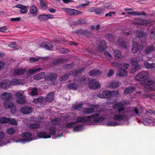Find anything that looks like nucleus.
<instances>
[{"mask_svg": "<svg viewBox=\"0 0 155 155\" xmlns=\"http://www.w3.org/2000/svg\"><path fill=\"white\" fill-rule=\"evenodd\" d=\"M124 106V104L122 102L115 103L114 104L113 109L116 110V111L119 114H114L112 118L113 120L120 121L126 118V116L124 114L125 113Z\"/></svg>", "mask_w": 155, "mask_h": 155, "instance_id": "obj_1", "label": "nucleus"}, {"mask_svg": "<svg viewBox=\"0 0 155 155\" xmlns=\"http://www.w3.org/2000/svg\"><path fill=\"white\" fill-rule=\"evenodd\" d=\"M149 76L148 71H143L139 72L136 76L137 80L142 81L141 84L146 85H150L153 84L154 81L147 79Z\"/></svg>", "mask_w": 155, "mask_h": 155, "instance_id": "obj_2", "label": "nucleus"}, {"mask_svg": "<svg viewBox=\"0 0 155 155\" xmlns=\"http://www.w3.org/2000/svg\"><path fill=\"white\" fill-rule=\"evenodd\" d=\"M41 69V68H38L35 69H31L26 71L25 69L18 68L15 70L14 73V74L15 76L24 74L25 77L27 78L29 76V74H34L38 71H40Z\"/></svg>", "mask_w": 155, "mask_h": 155, "instance_id": "obj_3", "label": "nucleus"}, {"mask_svg": "<svg viewBox=\"0 0 155 155\" xmlns=\"http://www.w3.org/2000/svg\"><path fill=\"white\" fill-rule=\"evenodd\" d=\"M99 116L98 113H96L92 114L90 116H88L87 117L83 116L82 117H79L77 119L76 122H85L87 121H90L91 119L92 118L96 117Z\"/></svg>", "mask_w": 155, "mask_h": 155, "instance_id": "obj_4", "label": "nucleus"}, {"mask_svg": "<svg viewBox=\"0 0 155 155\" xmlns=\"http://www.w3.org/2000/svg\"><path fill=\"white\" fill-rule=\"evenodd\" d=\"M3 105L6 109H11V112L13 113L16 111V107L11 100H5L3 102Z\"/></svg>", "mask_w": 155, "mask_h": 155, "instance_id": "obj_5", "label": "nucleus"}, {"mask_svg": "<svg viewBox=\"0 0 155 155\" xmlns=\"http://www.w3.org/2000/svg\"><path fill=\"white\" fill-rule=\"evenodd\" d=\"M57 74H55L50 73L46 77V79L49 84H54L56 82Z\"/></svg>", "mask_w": 155, "mask_h": 155, "instance_id": "obj_6", "label": "nucleus"}, {"mask_svg": "<svg viewBox=\"0 0 155 155\" xmlns=\"http://www.w3.org/2000/svg\"><path fill=\"white\" fill-rule=\"evenodd\" d=\"M64 11L67 14L70 15L74 16L76 15L83 13V12L71 8H65Z\"/></svg>", "mask_w": 155, "mask_h": 155, "instance_id": "obj_7", "label": "nucleus"}, {"mask_svg": "<svg viewBox=\"0 0 155 155\" xmlns=\"http://www.w3.org/2000/svg\"><path fill=\"white\" fill-rule=\"evenodd\" d=\"M136 36L139 39L141 43H144L146 42V36L144 33L139 31H136Z\"/></svg>", "mask_w": 155, "mask_h": 155, "instance_id": "obj_8", "label": "nucleus"}, {"mask_svg": "<svg viewBox=\"0 0 155 155\" xmlns=\"http://www.w3.org/2000/svg\"><path fill=\"white\" fill-rule=\"evenodd\" d=\"M16 97V102L17 103L19 104H24L26 102L25 97L21 93H16L15 94Z\"/></svg>", "mask_w": 155, "mask_h": 155, "instance_id": "obj_9", "label": "nucleus"}, {"mask_svg": "<svg viewBox=\"0 0 155 155\" xmlns=\"http://www.w3.org/2000/svg\"><path fill=\"white\" fill-rule=\"evenodd\" d=\"M89 85L90 88L93 89L99 88L101 86V84L100 83L94 79H92L89 82Z\"/></svg>", "mask_w": 155, "mask_h": 155, "instance_id": "obj_10", "label": "nucleus"}, {"mask_svg": "<svg viewBox=\"0 0 155 155\" xmlns=\"http://www.w3.org/2000/svg\"><path fill=\"white\" fill-rule=\"evenodd\" d=\"M12 84V82L9 80L5 79L2 81L0 84V87L4 89H8Z\"/></svg>", "mask_w": 155, "mask_h": 155, "instance_id": "obj_11", "label": "nucleus"}, {"mask_svg": "<svg viewBox=\"0 0 155 155\" xmlns=\"http://www.w3.org/2000/svg\"><path fill=\"white\" fill-rule=\"evenodd\" d=\"M112 94L111 91L104 90L102 91L101 94H97V96L102 98H108L111 97Z\"/></svg>", "mask_w": 155, "mask_h": 155, "instance_id": "obj_12", "label": "nucleus"}, {"mask_svg": "<svg viewBox=\"0 0 155 155\" xmlns=\"http://www.w3.org/2000/svg\"><path fill=\"white\" fill-rule=\"evenodd\" d=\"M130 61L132 66H134V68L132 69L133 72H135L140 69V66L138 64V61L136 59L134 58H132Z\"/></svg>", "mask_w": 155, "mask_h": 155, "instance_id": "obj_13", "label": "nucleus"}, {"mask_svg": "<svg viewBox=\"0 0 155 155\" xmlns=\"http://www.w3.org/2000/svg\"><path fill=\"white\" fill-rule=\"evenodd\" d=\"M33 111L32 108L31 106H26L21 108V111L22 113L27 114L31 113Z\"/></svg>", "mask_w": 155, "mask_h": 155, "instance_id": "obj_14", "label": "nucleus"}, {"mask_svg": "<svg viewBox=\"0 0 155 155\" xmlns=\"http://www.w3.org/2000/svg\"><path fill=\"white\" fill-rule=\"evenodd\" d=\"M37 136L40 138L44 139L50 138L51 137V135L49 134V133L45 131L38 133V134Z\"/></svg>", "mask_w": 155, "mask_h": 155, "instance_id": "obj_15", "label": "nucleus"}, {"mask_svg": "<svg viewBox=\"0 0 155 155\" xmlns=\"http://www.w3.org/2000/svg\"><path fill=\"white\" fill-rule=\"evenodd\" d=\"M41 46L48 50H51L53 48L52 45L48 42H43L41 43Z\"/></svg>", "mask_w": 155, "mask_h": 155, "instance_id": "obj_16", "label": "nucleus"}, {"mask_svg": "<svg viewBox=\"0 0 155 155\" xmlns=\"http://www.w3.org/2000/svg\"><path fill=\"white\" fill-rule=\"evenodd\" d=\"M81 35L84 38H89L92 35L91 33L87 29H82L81 31Z\"/></svg>", "mask_w": 155, "mask_h": 155, "instance_id": "obj_17", "label": "nucleus"}, {"mask_svg": "<svg viewBox=\"0 0 155 155\" xmlns=\"http://www.w3.org/2000/svg\"><path fill=\"white\" fill-rule=\"evenodd\" d=\"M101 72L99 70H94L90 71L89 74L93 77L98 76L100 75Z\"/></svg>", "mask_w": 155, "mask_h": 155, "instance_id": "obj_18", "label": "nucleus"}, {"mask_svg": "<svg viewBox=\"0 0 155 155\" xmlns=\"http://www.w3.org/2000/svg\"><path fill=\"white\" fill-rule=\"evenodd\" d=\"M127 71L123 68L119 69L117 71V74L119 77H124L127 75Z\"/></svg>", "mask_w": 155, "mask_h": 155, "instance_id": "obj_19", "label": "nucleus"}, {"mask_svg": "<svg viewBox=\"0 0 155 155\" xmlns=\"http://www.w3.org/2000/svg\"><path fill=\"white\" fill-rule=\"evenodd\" d=\"M120 83L118 81H114L110 83L108 85L109 88L114 89L119 87L120 85Z\"/></svg>", "mask_w": 155, "mask_h": 155, "instance_id": "obj_20", "label": "nucleus"}, {"mask_svg": "<svg viewBox=\"0 0 155 155\" xmlns=\"http://www.w3.org/2000/svg\"><path fill=\"white\" fill-rule=\"evenodd\" d=\"M134 40H133L132 41V52L135 54L136 53L138 50V45L136 41H134Z\"/></svg>", "mask_w": 155, "mask_h": 155, "instance_id": "obj_21", "label": "nucleus"}, {"mask_svg": "<svg viewBox=\"0 0 155 155\" xmlns=\"http://www.w3.org/2000/svg\"><path fill=\"white\" fill-rule=\"evenodd\" d=\"M15 7L20 8V12L22 14L26 13L28 12V10L26 8L27 7L21 4H18L15 6Z\"/></svg>", "mask_w": 155, "mask_h": 155, "instance_id": "obj_22", "label": "nucleus"}, {"mask_svg": "<svg viewBox=\"0 0 155 155\" xmlns=\"http://www.w3.org/2000/svg\"><path fill=\"white\" fill-rule=\"evenodd\" d=\"M154 50L153 47L151 45L148 46L144 50L145 54L147 55L151 53Z\"/></svg>", "mask_w": 155, "mask_h": 155, "instance_id": "obj_23", "label": "nucleus"}, {"mask_svg": "<svg viewBox=\"0 0 155 155\" xmlns=\"http://www.w3.org/2000/svg\"><path fill=\"white\" fill-rule=\"evenodd\" d=\"M114 54L115 55V58L117 60L120 61L122 59V57L121 55L120 52L119 50H114Z\"/></svg>", "mask_w": 155, "mask_h": 155, "instance_id": "obj_24", "label": "nucleus"}, {"mask_svg": "<svg viewBox=\"0 0 155 155\" xmlns=\"http://www.w3.org/2000/svg\"><path fill=\"white\" fill-rule=\"evenodd\" d=\"M127 14L128 15H143L144 16H146L147 14L144 12H127Z\"/></svg>", "mask_w": 155, "mask_h": 155, "instance_id": "obj_25", "label": "nucleus"}, {"mask_svg": "<svg viewBox=\"0 0 155 155\" xmlns=\"http://www.w3.org/2000/svg\"><path fill=\"white\" fill-rule=\"evenodd\" d=\"M99 47L100 48L99 49V50L101 51H102L106 48V42L105 40H101L100 41Z\"/></svg>", "mask_w": 155, "mask_h": 155, "instance_id": "obj_26", "label": "nucleus"}, {"mask_svg": "<svg viewBox=\"0 0 155 155\" xmlns=\"http://www.w3.org/2000/svg\"><path fill=\"white\" fill-rule=\"evenodd\" d=\"M136 90V88L133 86L126 87L124 90V92L126 94H130L134 91Z\"/></svg>", "mask_w": 155, "mask_h": 155, "instance_id": "obj_27", "label": "nucleus"}, {"mask_svg": "<svg viewBox=\"0 0 155 155\" xmlns=\"http://www.w3.org/2000/svg\"><path fill=\"white\" fill-rule=\"evenodd\" d=\"M154 122L150 118H145L143 119V124L145 125H149L150 124H151L152 123L153 124ZM153 125H154V124H153Z\"/></svg>", "mask_w": 155, "mask_h": 155, "instance_id": "obj_28", "label": "nucleus"}, {"mask_svg": "<svg viewBox=\"0 0 155 155\" xmlns=\"http://www.w3.org/2000/svg\"><path fill=\"white\" fill-rule=\"evenodd\" d=\"M45 76V74L44 72H41L34 75V78L35 80H40L43 78Z\"/></svg>", "mask_w": 155, "mask_h": 155, "instance_id": "obj_29", "label": "nucleus"}, {"mask_svg": "<svg viewBox=\"0 0 155 155\" xmlns=\"http://www.w3.org/2000/svg\"><path fill=\"white\" fill-rule=\"evenodd\" d=\"M37 10V8L34 5H32L30 8L29 12L30 13L34 15L35 16H36L38 15V12Z\"/></svg>", "mask_w": 155, "mask_h": 155, "instance_id": "obj_30", "label": "nucleus"}, {"mask_svg": "<svg viewBox=\"0 0 155 155\" xmlns=\"http://www.w3.org/2000/svg\"><path fill=\"white\" fill-rule=\"evenodd\" d=\"M94 111V109L93 108H84L83 109V112L84 114H90L93 113Z\"/></svg>", "mask_w": 155, "mask_h": 155, "instance_id": "obj_31", "label": "nucleus"}, {"mask_svg": "<svg viewBox=\"0 0 155 155\" xmlns=\"http://www.w3.org/2000/svg\"><path fill=\"white\" fill-rule=\"evenodd\" d=\"M54 93L53 92L49 93L47 96L45 100L48 102L52 101L54 99Z\"/></svg>", "mask_w": 155, "mask_h": 155, "instance_id": "obj_32", "label": "nucleus"}, {"mask_svg": "<svg viewBox=\"0 0 155 155\" xmlns=\"http://www.w3.org/2000/svg\"><path fill=\"white\" fill-rule=\"evenodd\" d=\"M49 133V134L50 135H54L56 133V131L57 130V128L55 126H51L48 129Z\"/></svg>", "mask_w": 155, "mask_h": 155, "instance_id": "obj_33", "label": "nucleus"}, {"mask_svg": "<svg viewBox=\"0 0 155 155\" xmlns=\"http://www.w3.org/2000/svg\"><path fill=\"white\" fill-rule=\"evenodd\" d=\"M10 120V119L8 117H2L0 118V124H5L8 123Z\"/></svg>", "mask_w": 155, "mask_h": 155, "instance_id": "obj_34", "label": "nucleus"}, {"mask_svg": "<svg viewBox=\"0 0 155 155\" xmlns=\"http://www.w3.org/2000/svg\"><path fill=\"white\" fill-rule=\"evenodd\" d=\"M67 87L68 88L74 90H77L78 88V86L77 84L74 83H72L68 84Z\"/></svg>", "mask_w": 155, "mask_h": 155, "instance_id": "obj_35", "label": "nucleus"}, {"mask_svg": "<svg viewBox=\"0 0 155 155\" xmlns=\"http://www.w3.org/2000/svg\"><path fill=\"white\" fill-rule=\"evenodd\" d=\"M4 98L5 100L10 101L11 99L12 98V94L9 93L5 92L3 94Z\"/></svg>", "mask_w": 155, "mask_h": 155, "instance_id": "obj_36", "label": "nucleus"}, {"mask_svg": "<svg viewBox=\"0 0 155 155\" xmlns=\"http://www.w3.org/2000/svg\"><path fill=\"white\" fill-rule=\"evenodd\" d=\"M144 64L145 67L148 69L152 68L155 67V64H150L147 61H145Z\"/></svg>", "mask_w": 155, "mask_h": 155, "instance_id": "obj_37", "label": "nucleus"}, {"mask_svg": "<svg viewBox=\"0 0 155 155\" xmlns=\"http://www.w3.org/2000/svg\"><path fill=\"white\" fill-rule=\"evenodd\" d=\"M44 99L42 96H40L38 98H34L33 101V102L35 104L41 103L44 101Z\"/></svg>", "mask_w": 155, "mask_h": 155, "instance_id": "obj_38", "label": "nucleus"}, {"mask_svg": "<svg viewBox=\"0 0 155 155\" xmlns=\"http://www.w3.org/2000/svg\"><path fill=\"white\" fill-rule=\"evenodd\" d=\"M84 68L79 69L78 70H75L73 72L72 74L74 76H77L79 74L83 72L84 71Z\"/></svg>", "mask_w": 155, "mask_h": 155, "instance_id": "obj_39", "label": "nucleus"}, {"mask_svg": "<svg viewBox=\"0 0 155 155\" xmlns=\"http://www.w3.org/2000/svg\"><path fill=\"white\" fill-rule=\"evenodd\" d=\"M74 65V63L72 62L68 64L64 65L62 67L63 69L69 70L72 68Z\"/></svg>", "mask_w": 155, "mask_h": 155, "instance_id": "obj_40", "label": "nucleus"}, {"mask_svg": "<svg viewBox=\"0 0 155 155\" xmlns=\"http://www.w3.org/2000/svg\"><path fill=\"white\" fill-rule=\"evenodd\" d=\"M40 126L38 124H29V128L31 129H35L39 128Z\"/></svg>", "mask_w": 155, "mask_h": 155, "instance_id": "obj_41", "label": "nucleus"}, {"mask_svg": "<svg viewBox=\"0 0 155 155\" xmlns=\"http://www.w3.org/2000/svg\"><path fill=\"white\" fill-rule=\"evenodd\" d=\"M46 58L45 57H38V58H31L29 59V61L31 62H35L38 61L39 59H41L42 60H45Z\"/></svg>", "mask_w": 155, "mask_h": 155, "instance_id": "obj_42", "label": "nucleus"}, {"mask_svg": "<svg viewBox=\"0 0 155 155\" xmlns=\"http://www.w3.org/2000/svg\"><path fill=\"white\" fill-rule=\"evenodd\" d=\"M31 133L29 132H24L21 135V137L24 139L27 138H31Z\"/></svg>", "mask_w": 155, "mask_h": 155, "instance_id": "obj_43", "label": "nucleus"}, {"mask_svg": "<svg viewBox=\"0 0 155 155\" xmlns=\"http://www.w3.org/2000/svg\"><path fill=\"white\" fill-rule=\"evenodd\" d=\"M32 140V138H27L25 139H20L16 141V142L17 143L20 142H23L24 143H25V142H29L31 141Z\"/></svg>", "mask_w": 155, "mask_h": 155, "instance_id": "obj_44", "label": "nucleus"}, {"mask_svg": "<svg viewBox=\"0 0 155 155\" xmlns=\"http://www.w3.org/2000/svg\"><path fill=\"white\" fill-rule=\"evenodd\" d=\"M120 123L117 122L115 121H109L107 123V126H116L119 125Z\"/></svg>", "mask_w": 155, "mask_h": 155, "instance_id": "obj_45", "label": "nucleus"}, {"mask_svg": "<svg viewBox=\"0 0 155 155\" xmlns=\"http://www.w3.org/2000/svg\"><path fill=\"white\" fill-rule=\"evenodd\" d=\"M15 129L14 128L11 127L8 128L6 132L7 134L10 135H12L14 134L15 132Z\"/></svg>", "mask_w": 155, "mask_h": 155, "instance_id": "obj_46", "label": "nucleus"}, {"mask_svg": "<svg viewBox=\"0 0 155 155\" xmlns=\"http://www.w3.org/2000/svg\"><path fill=\"white\" fill-rule=\"evenodd\" d=\"M84 104L82 103L78 104H75L73 106L72 108L75 110H78L82 108Z\"/></svg>", "mask_w": 155, "mask_h": 155, "instance_id": "obj_47", "label": "nucleus"}, {"mask_svg": "<svg viewBox=\"0 0 155 155\" xmlns=\"http://www.w3.org/2000/svg\"><path fill=\"white\" fill-rule=\"evenodd\" d=\"M104 11V9L100 8H96L95 12L96 14L99 15L103 13Z\"/></svg>", "mask_w": 155, "mask_h": 155, "instance_id": "obj_48", "label": "nucleus"}, {"mask_svg": "<svg viewBox=\"0 0 155 155\" xmlns=\"http://www.w3.org/2000/svg\"><path fill=\"white\" fill-rule=\"evenodd\" d=\"M105 118L103 117H101L98 118H95L93 120V122L94 123H98L104 121Z\"/></svg>", "mask_w": 155, "mask_h": 155, "instance_id": "obj_49", "label": "nucleus"}, {"mask_svg": "<svg viewBox=\"0 0 155 155\" xmlns=\"http://www.w3.org/2000/svg\"><path fill=\"white\" fill-rule=\"evenodd\" d=\"M69 52L68 49H66L64 48H59V53L61 54L67 53Z\"/></svg>", "mask_w": 155, "mask_h": 155, "instance_id": "obj_50", "label": "nucleus"}, {"mask_svg": "<svg viewBox=\"0 0 155 155\" xmlns=\"http://www.w3.org/2000/svg\"><path fill=\"white\" fill-rule=\"evenodd\" d=\"M83 126L82 124L75 126L74 128V130L75 131H81L82 129L83 128Z\"/></svg>", "mask_w": 155, "mask_h": 155, "instance_id": "obj_51", "label": "nucleus"}, {"mask_svg": "<svg viewBox=\"0 0 155 155\" xmlns=\"http://www.w3.org/2000/svg\"><path fill=\"white\" fill-rule=\"evenodd\" d=\"M104 55L106 58L109 61H110L112 59V57L108 52L105 51L104 53Z\"/></svg>", "mask_w": 155, "mask_h": 155, "instance_id": "obj_52", "label": "nucleus"}, {"mask_svg": "<svg viewBox=\"0 0 155 155\" xmlns=\"http://www.w3.org/2000/svg\"><path fill=\"white\" fill-rule=\"evenodd\" d=\"M40 4L42 9H45L47 7V5L45 4V1L43 0H41Z\"/></svg>", "mask_w": 155, "mask_h": 155, "instance_id": "obj_53", "label": "nucleus"}, {"mask_svg": "<svg viewBox=\"0 0 155 155\" xmlns=\"http://www.w3.org/2000/svg\"><path fill=\"white\" fill-rule=\"evenodd\" d=\"M117 43L118 45L121 47L124 48L126 47L125 42L122 39H119L117 41Z\"/></svg>", "mask_w": 155, "mask_h": 155, "instance_id": "obj_54", "label": "nucleus"}, {"mask_svg": "<svg viewBox=\"0 0 155 155\" xmlns=\"http://www.w3.org/2000/svg\"><path fill=\"white\" fill-rule=\"evenodd\" d=\"M38 18L40 21L46 20L45 14L39 15L38 16Z\"/></svg>", "mask_w": 155, "mask_h": 155, "instance_id": "obj_55", "label": "nucleus"}, {"mask_svg": "<svg viewBox=\"0 0 155 155\" xmlns=\"http://www.w3.org/2000/svg\"><path fill=\"white\" fill-rule=\"evenodd\" d=\"M69 75L68 74H64L63 76L59 78V80L60 81H62L63 80H66L68 77Z\"/></svg>", "mask_w": 155, "mask_h": 155, "instance_id": "obj_56", "label": "nucleus"}, {"mask_svg": "<svg viewBox=\"0 0 155 155\" xmlns=\"http://www.w3.org/2000/svg\"><path fill=\"white\" fill-rule=\"evenodd\" d=\"M75 123V122H71L67 124L65 126L67 127H68L69 128H71L73 127L74 126V125Z\"/></svg>", "mask_w": 155, "mask_h": 155, "instance_id": "obj_57", "label": "nucleus"}, {"mask_svg": "<svg viewBox=\"0 0 155 155\" xmlns=\"http://www.w3.org/2000/svg\"><path fill=\"white\" fill-rule=\"evenodd\" d=\"M31 94L32 95L34 96L38 94L37 92V89L36 87H34L31 91Z\"/></svg>", "mask_w": 155, "mask_h": 155, "instance_id": "obj_58", "label": "nucleus"}, {"mask_svg": "<svg viewBox=\"0 0 155 155\" xmlns=\"http://www.w3.org/2000/svg\"><path fill=\"white\" fill-rule=\"evenodd\" d=\"M105 37L106 38L110 41H112L113 38V35L110 33H108L105 35Z\"/></svg>", "mask_w": 155, "mask_h": 155, "instance_id": "obj_59", "label": "nucleus"}, {"mask_svg": "<svg viewBox=\"0 0 155 155\" xmlns=\"http://www.w3.org/2000/svg\"><path fill=\"white\" fill-rule=\"evenodd\" d=\"M8 29L6 26H4L2 27H0V32L5 33L8 32Z\"/></svg>", "mask_w": 155, "mask_h": 155, "instance_id": "obj_60", "label": "nucleus"}, {"mask_svg": "<svg viewBox=\"0 0 155 155\" xmlns=\"http://www.w3.org/2000/svg\"><path fill=\"white\" fill-rule=\"evenodd\" d=\"M10 121L8 122L9 124L11 125H16L17 124L15 120L14 119H10Z\"/></svg>", "mask_w": 155, "mask_h": 155, "instance_id": "obj_61", "label": "nucleus"}, {"mask_svg": "<svg viewBox=\"0 0 155 155\" xmlns=\"http://www.w3.org/2000/svg\"><path fill=\"white\" fill-rule=\"evenodd\" d=\"M46 19L48 20V19H52L54 18V15L51 14H45Z\"/></svg>", "mask_w": 155, "mask_h": 155, "instance_id": "obj_62", "label": "nucleus"}, {"mask_svg": "<svg viewBox=\"0 0 155 155\" xmlns=\"http://www.w3.org/2000/svg\"><path fill=\"white\" fill-rule=\"evenodd\" d=\"M114 71L113 70L111 69H110L108 73L107 74V76L108 77H110L111 76L113 75L114 74Z\"/></svg>", "mask_w": 155, "mask_h": 155, "instance_id": "obj_63", "label": "nucleus"}, {"mask_svg": "<svg viewBox=\"0 0 155 155\" xmlns=\"http://www.w3.org/2000/svg\"><path fill=\"white\" fill-rule=\"evenodd\" d=\"M115 13H116V12H110L106 14L105 16L107 17H110L113 14H114Z\"/></svg>", "mask_w": 155, "mask_h": 155, "instance_id": "obj_64", "label": "nucleus"}]
</instances>
